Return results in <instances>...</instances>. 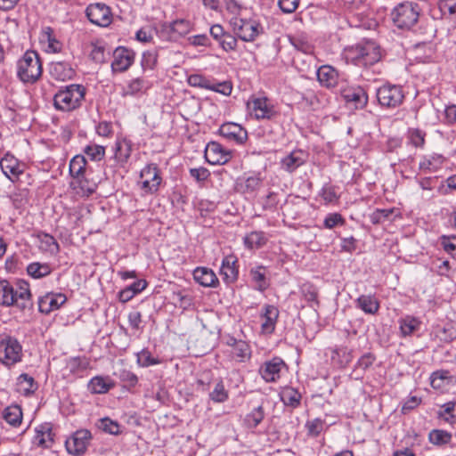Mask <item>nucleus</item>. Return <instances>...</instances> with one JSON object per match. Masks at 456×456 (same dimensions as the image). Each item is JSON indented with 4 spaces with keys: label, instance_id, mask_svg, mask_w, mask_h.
I'll list each match as a JSON object with an SVG mask.
<instances>
[{
    "label": "nucleus",
    "instance_id": "61",
    "mask_svg": "<svg viewBox=\"0 0 456 456\" xmlns=\"http://www.w3.org/2000/svg\"><path fill=\"white\" fill-rule=\"evenodd\" d=\"M188 84L193 87H200L204 89L211 88L210 80L200 74H192L189 76Z\"/></svg>",
    "mask_w": 456,
    "mask_h": 456
},
{
    "label": "nucleus",
    "instance_id": "1",
    "mask_svg": "<svg viewBox=\"0 0 456 456\" xmlns=\"http://www.w3.org/2000/svg\"><path fill=\"white\" fill-rule=\"evenodd\" d=\"M347 58L358 67L368 69L379 63L383 56L381 47L374 41H364L349 47Z\"/></svg>",
    "mask_w": 456,
    "mask_h": 456
},
{
    "label": "nucleus",
    "instance_id": "56",
    "mask_svg": "<svg viewBox=\"0 0 456 456\" xmlns=\"http://www.w3.org/2000/svg\"><path fill=\"white\" fill-rule=\"evenodd\" d=\"M84 152L91 160L99 161L105 155V148L97 144H89L85 148Z\"/></svg>",
    "mask_w": 456,
    "mask_h": 456
},
{
    "label": "nucleus",
    "instance_id": "5",
    "mask_svg": "<svg viewBox=\"0 0 456 456\" xmlns=\"http://www.w3.org/2000/svg\"><path fill=\"white\" fill-rule=\"evenodd\" d=\"M17 76L25 84H34L42 76V63L36 51L25 52L17 64Z\"/></svg>",
    "mask_w": 456,
    "mask_h": 456
},
{
    "label": "nucleus",
    "instance_id": "34",
    "mask_svg": "<svg viewBox=\"0 0 456 456\" xmlns=\"http://www.w3.org/2000/svg\"><path fill=\"white\" fill-rule=\"evenodd\" d=\"M281 402L292 408H296L300 404L301 394L292 387H285L280 393Z\"/></svg>",
    "mask_w": 456,
    "mask_h": 456
},
{
    "label": "nucleus",
    "instance_id": "62",
    "mask_svg": "<svg viewBox=\"0 0 456 456\" xmlns=\"http://www.w3.org/2000/svg\"><path fill=\"white\" fill-rule=\"evenodd\" d=\"M441 245L444 250L452 256H456V235L441 237Z\"/></svg>",
    "mask_w": 456,
    "mask_h": 456
},
{
    "label": "nucleus",
    "instance_id": "15",
    "mask_svg": "<svg viewBox=\"0 0 456 456\" xmlns=\"http://www.w3.org/2000/svg\"><path fill=\"white\" fill-rule=\"evenodd\" d=\"M134 53L126 47H118L113 53L112 70L124 72L129 69L134 61Z\"/></svg>",
    "mask_w": 456,
    "mask_h": 456
},
{
    "label": "nucleus",
    "instance_id": "11",
    "mask_svg": "<svg viewBox=\"0 0 456 456\" xmlns=\"http://www.w3.org/2000/svg\"><path fill=\"white\" fill-rule=\"evenodd\" d=\"M285 367V362L281 357L275 356L263 362L258 372L265 382L273 383L281 378V370Z\"/></svg>",
    "mask_w": 456,
    "mask_h": 456
},
{
    "label": "nucleus",
    "instance_id": "29",
    "mask_svg": "<svg viewBox=\"0 0 456 456\" xmlns=\"http://www.w3.org/2000/svg\"><path fill=\"white\" fill-rule=\"evenodd\" d=\"M237 260L232 256H225L222 261L220 273L226 283L234 282L238 278V269L235 266Z\"/></svg>",
    "mask_w": 456,
    "mask_h": 456
},
{
    "label": "nucleus",
    "instance_id": "21",
    "mask_svg": "<svg viewBox=\"0 0 456 456\" xmlns=\"http://www.w3.org/2000/svg\"><path fill=\"white\" fill-rule=\"evenodd\" d=\"M342 95L346 102L354 103L356 109H363L367 105L368 94L361 86L347 87Z\"/></svg>",
    "mask_w": 456,
    "mask_h": 456
},
{
    "label": "nucleus",
    "instance_id": "16",
    "mask_svg": "<svg viewBox=\"0 0 456 456\" xmlns=\"http://www.w3.org/2000/svg\"><path fill=\"white\" fill-rule=\"evenodd\" d=\"M0 167L3 174L12 182L18 180L24 172L23 165L11 154H5L1 159Z\"/></svg>",
    "mask_w": 456,
    "mask_h": 456
},
{
    "label": "nucleus",
    "instance_id": "50",
    "mask_svg": "<svg viewBox=\"0 0 456 456\" xmlns=\"http://www.w3.org/2000/svg\"><path fill=\"white\" fill-rule=\"evenodd\" d=\"M97 427L103 432L110 435L118 436L121 433L118 422L112 420L109 417L100 419Z\"/></svg>",
    "mask_w": 456,
    "mask_h": 456
},
{
    "label": "nucleus",
    "instance_id": "38",
    "mask_svg": "<svg viewBox=\"0 0 456 456\" xmlns=\"http://www.w3.org/2000/svg\"><path fill=\"white\" fill-rule=\"evenodd\" d=\"M53 269L47 263L33 262L27 266L28 274L34 279H41L48 276Z\"/></svg>",
    "mask_w": 456,
    "mask_h": 456
},
{
    "label": "nucleus",
    "instance_id": "59",
    "mask_svg": "<svg viewBox=\"0 0 456 456\" xmlns=\"http://www.w3.org/2000/svg\"><path fill=\"white\" fill-rule=\"evenodd\" d=\"M320 196L323 199L326 204L336 202L338 200L336 187L329 183L323 185L320 191Z\"/></svg>",
    "mask_w": 456,
    "mask_h": 456
},
{
    "label": "nucleus",
    "instance_id": "10",
    "mask_svg": "<svg viewBox=\"0 0 456 456\" xmlns=\"http://www.w3.org/2000/svg\"><path fill=\"white\" fill-rule=\"evenodd\" d=\"M251 114L256 119H272L278 115L275 107L272 102L266 97L254 98L248 103Z\"/></svg>",
    "mask_w": 456,
    "mask_h": 456
},
{
    "label": "nucleus",
    "instance_id": "14",
    "mask_svg": "<svg viewBox=\"0 0 456 456\" xmlns=\"http://www.w3.org/2000/svg\"><path fill=\"white\" fill-rule=\"evenodd\" d=\"M205 159L211 165H224L231 159V152L220 143L211 142L205 149Z\"/></svg>",
    "mask_w": 456,
    "mask_h": 456
},
{
    "label": "nucleus",
    "instance_id": "36",
    "mask_svg": "<svg viewBox=\"0 0 456 456\" xmlns=\"http://www.w3.org/2000/svg\"><path fill=\"white\" fill-rule=\"evenodd\" d=\"M87 387L92 394H105L114 387V384L108 379L97 376L91 379Z\"/></svg>",
    "mask_w": 456,
    "mask_h": 456
},
{
    "label": "nucleus",
    "instance_id": "13",
    "mask_svg": "<svg viewBox=\"0 0 456 456\" xmlns=\"http://www.w3.org/2000/svg\"><path fill=\"white\" fill-rule=\"evenodd\" d=\"M140 175L141 178L143 179L142 182V189L146 192L153 193L159 190L161 177L156 164L147 165L142 169Z\"/></svg>",
    "mask_w": 456,
    "mask_h": 456
},
{
    "label": "nucleus",
    "instance_id": "54",
    "mask_svg": "<svg viewBox=\"0 0 456 456\" xmlns=\"http://www.w3.org/2000/svg\"><path fill=\"white\" fill-rule=\"evenodd\" d=\"M408 140L415 147H422L425 143L426 133L419 128L408 130Z\"/></svg>",
    "mask_w": 456,
    "mask_h": 456
},
{
    "label": "nucleus",
    "instance_id": "33",
    "mask_svg": "<svg viewBox=\"0 0 456 456\" xmlns=\"http://www.w3.org/2000/svg\"><path fill=\"white\" fill-rule=\"evenodd\" d=\"M330 359L339 368H345L353 359L352 351L346 346L336 347L331 350Z\"/></svg>",
    "mask_w": 456,
    "mask_h": 456
},
{
    "label": "nucleus",
    "instance_id": "28",
    "mask_svg": "<svg viewBox=\"0 0 456 456\" xmlns=\"http://www.w3.org/2000/svg\"><path fill=\"white\" fill-rule=\"evenodd\" d=\"M49 69L51 76L61 81L71 79L75 75V70L65 61L52 62Z\"/></svg>",
    "mask_w": 456,
    "mask_h": 456
},
{
    "label": "nucleus",
    "instance_id": "53",
    "mask_svg": "<svg viewBox=\"0 0 456 456\" xmlns=\"http://www.w3.org/2000/svg\"><path fill=\"white\" fill-rule=\"evenodd\" d=\"M325 422L320 418H315L312 420H308L305 423V429L307 436L311 437H317L324 428Z\"/></svg>",
    "mask_w": 456,
    "mask_h": 456
},
{
    "label": "nucleus",
    "instance_id": "12",
    "mask_svg": "<svg viewBox=\"0 0 456 456\" xmlns=\"http://www.w3.org/2000/svg\"><path fill=\"white\" fill-rule=\"evenodd\" d=\"M88 20L97 26L106 27L110 24L112 17L109 6L105 4H91L86 10Z\"/></svg>",
    "mask_w": 456,
    "mask_h": 456
},
{
    "label": "nucleus",
    "instance_id": "37",
    "mask_svg": "<svg viewBox=\"0 0 456 456\" xmlns=\"http://www.w3.org/2000/svg\"><path fill=\"white\" fill-rule=\"evenodd\" d=\"M249 274L252 281L256 284V289L263 292L268 288L269 283L266 279L265 266L259 265L252 268Z\"/></svg>",
    "mask_w": 456,
    "mask_h": 456
},
{
    "label": "nucleus",
    "instance_id": "24",
    "mask_svg": "<svg viewBox=\"0 0 456 456\" xmlns=\"http://www.w3.org/2000/svg\"><path fill=\"white\" fill-rule=\"evenodd\" d=\"M38 388L35 379L27 373H22L17 378L15 390L20 395L28 397Z\"/></svg>",
    "mask_w": 456,
    "mask_h": 456
},
{
    "label": "nucleus",
    "instance_id": "6",
    "mask_svg": "<svg viewBox=\"0 0 456 456\" xmlns=\"http://www.w3.org/2000/svg\"><path fill=\"white\" fill-rule=\"evenodd\" d=\"M23 358L22 346L20 341L9 334L0 335V362L11 368L20 362Z\"/></svg>",
    "mask_w": 456,
    "mask_h": 456
},
{
    "label": "nucleus",
    "instance_id": "27",
    "mask_svg": "<svg viewBox=\"0 0 456 456\" xmlns=\"http://www.w3.org/2000/svg\"><path fill=\"white\" fill-rule=\"evenodd\" d=\"M279 316L278 309L272 305H266L264 307V314L261 315L263 320L261 328L265 333H273L275 329L276 321Z\"/></svg>",
    "mask_w": 456,
    "mask_h": 456
},
{
    "label": "nucleus",
    "instance_id": "58",
    "mask_svg": "<svg viewBox=\"0 0 456 456\" xmlns=\"http://www.w3.org/2000/svg\"><path fill=\"white\" fill-rule=\"evenodd\" d=\"M120 381L129 387H134L138 383L137 376L131 370L122 369L116 373Z\"/></svg>",
    "mask_w": 456,
    "mask_h": 456
},
{
    "label": "nucleus",
    "instance_id": "52",
    "mask_svg": "<svg viewBox=\"0 0 456 456\" xmlns=\"http://www.w3.org/2000/svg\"><path fill=\"white\" fill-rule=\"evenodd\" d=\"M149 88L148 82L143 78L137 77L131 80L126 87L123 95H135Z\"/></svg>",
    "mask_w": 456,
    "mask_h": 456
},
{
    "label": "nucleus",
    "instance_id": "60",
    "mask_svg": "<svg viewBox=\"0 0 456 456\" xmlns=\"http://www.w3.org/2000/svg\"><path fill=\"white\" fill-rule=\"evenodd\" d=\"M346 223L345 218L339 213H330L327 215L323 221V226L326 229H333L338 225H344Z\"/></svg>",
    "mask_w": 456,
    "mask_h": 456
},
{
    "label": "nucleus",
    "instance_id": "51",
    "mask_svg": "<svg viewBox=\"0 0 456 456\" xmlns=\"http://www.w3.org/2000/svg\"><path fill=\"white\" fill-rule=\"evenodd\" d=\"M428 438L431 444L435 445H444L451 442L452 434L442 429H434L429 435Z\"/></svg>",
    "mask_w": 456,
    "mask_h": 456
},
{
    "label": "nucleus",
    "instance_id": "64",
    "mask_svg": "<svg viewBox=\"0 0 456 456\" xmlns=\"http://www.w3.org/2000/svg\"><path fill=\"white\" fill-rule=\"evenodd\" d=\"M393 213L392 208H377L371 215H370V221L372 224H380L384 222L386 219H387Z\"/></svg>",
    "mask_w": 456,
    "mask_h": 456
},
{
    "label": "nucleus",
    "instance_id": "23",
    "mask_svg": "<svg viewBox=\"0 0 456 456\" xmlns=\"http://www.w3.org/2000/svg\"><path fill=\"white\" fill-rule=\"evenodd\" d=\"M320 85L326 88H333L338 85V73L330 65L321 66L316 72Z\"/></svg>",
    "mask_w": 456,
    "mask_h": 456
},
{
    "label": "nucleus",
    "instance_id": "20",
    "mask_svg": "<svg viewBox=\"0 0 456 456\" xmlns=\"http://www.w3.org/2000/svg\"><path fill=\"white\" fill-rule=\"evenodd\" d=\"M307 159V154L302 150H294L281 160L283 170L293 173L299 167L303 166Z\"/></svg>",
    "mask_w": 456,
    "mask_h": 456
},
{
    "label": "nucleus",
    "instance_id": "47",
    "mask_svg": "<svg viewBox=\"0 0 456 456\" xmlns=\"http://www.w3.org/2000/svg\"><path fill=\"white\" fill-rule=\"evenodd\" d=\"M42 37L48 43V51L52 53H60L62 48V44L56 39L53 29L51 27L43 28Z\"/></svg>",
    "mask_w": 456,
    "mask_h": 456
},
{
    "label": "nucleus",
    "instance_id": "40",
    "mask_svg": "<svg viewBox=\"0 0 456 456\" xmlns=\"http://www.w3.org/2000/svg\"><path fill=\"white\" fill-rule=\"evenodd\" d=\"M300 292L304 300H305L310 307L319 306L318 301V290L316 287L312 283H304L300 287Z\"/></svg>",
    "mask_w": 456,
    "mask_h": 456
},
{
    "label": "nucleus",
    "instance_id": "31",
    "mask_svg": "<svg viewBox=\"0 0 456 456\" xmlns=\"http://www.w3.org/2000/svg\"><path fill=\"white\" fill-rule=\"evenodd\" d=\"M132 152V143L126 139L118 141L115 144V159L121 166L126 164L129 159Z\"/></svg>",
    "mask_w": 456,
    "mask_h": 456
},
{
    "label": "nucleus",
    "instance_id": "44",
    "mask_svg": "<svg viewBox=\"0 0 456 456\" xmlns=\"http://www.w3.org/2000/svg\"><path fill=\"white\" fill-rule=\"evenodd\" d=\"M265 411L262 406H258L253 409L249 413H248L244 418V425L248 428H256L264 419Z\"/></svg>",
    "mask_w": 456,
    "mask_h": 456
},
{
    "label": "nucleus",
    "instance_id": "35",
    "mask_svg": "<svg viewBox=\"0 0 456 456\" xmlns=\"http://www.w3.org/2000/svg\"><path fill=\"white\" fill-rule=\"evenodd\" d=\"M399 329L403 337L410 336L419 329L421 322L411 315H406L399 320Z\"/></svg>",
    "mask_w": 456,
    "mask_h": 456
},
{
    "label": "nucleus",
    "instance_id": "39",
    "mask_svg": "<svg viewBox=\"0 0 456 456\" xmlns=\"http://www.w3.org/2000/svg\"><path fill=\"white\" fill-rule=\"evenodd\" d=\"M39 242H40V248L43 251L48 252L52 255H56L60 250V246L53 236L41 232L37 235Z\"/></svg>",
    "mask_w": 456,
    "mask_h": 456
},
{
    "label": "nucleus",
    "instance_id": "30",
    "mask_svg": "<svg viewBox=\"0 0 456 456\" xmlns=\"http://www.w3.org/2000/svg\"><path fill=\"white\" fill-rule=\"evenodd\" d=\"M355 305L367 314H376L379 309V302L372 295H361L355 300Z\"/></svg>",
    "mask_w": 456,
    "mask_h": 456
},
{
    "label": "nucleus",
    "instance_id": "19",
    "mask_svg": "<svg viewBox=\"0 0 456 456\" xmlns=\"http://www.w3.org/2000/svg\"><path fill=\"white\" fill-rule=\"evenodd\" d=\"M226 345L232 347L231 354L236 361L245 362L250 359L251 347L246 341L229 337L226 340Z\"/></svg>",
    "mask_w": 456,
    "mask_h": 456
},
{
    "label": "nucleus",
    "instance_id": "25",
    "mask_svg": "<svg viewBox=\"0 0 456 456\" xmlns=\"http://www.w3.org/2000/svg\"><path fill=\"white\" fill-rule=\"evenodd\" d=\"M53 436L52 425L50 423H44L36 428L34 444L41 447L49 448L53 444Z\"/></svg>",
    "mask_w": 456,
    "mask_h": 456
},
{
    "label": "nucleus",
    "instance_id": "45",
    "mask_svg": "<svg viewBox=\"0 0 456 456\" xmlns=\"http://www.w3.org/2000/svg\"><path fill=\"white\" fill-rule=\"evenodd\" d=\"M289 42L294 46V48L299 52L306 54H311L314 53V45L304 35L291 37L289 38Z\"/></svg>",
    "mask_w": 456,
    "mask_h": 456
},
{
    "label": "nucleus",
    "instance_id": "2",
    "mask_svg": "<svg viewBox=\"0 0 456 456\" xmlns=\"http://www.w3.org/2000/svg\"><path fill=\"white\" fill-rule=\"evenodd\" d=\"M420 12L421 8L417 3L404 1L391 10L390 19L398 29L411 30L418 23Z\"/></svg>",
    "mask_w": 456,
    "mask_h": 456
},
{
    "label": "nucleus",
    "instance_id": "17",
    "mask_svg": "<svg viewBox=\"0 0 456 456\" xmlns=\"http://www.w3.org/2000/svg\"><path fill=\"white\" fill-rule=\"evenodd\" d=\"M219 134L238 144H243L248 139L247 130L240 125L232 122L223 124L219 128Z\"/></svg>",
    "mask_w": 456,
    "mask_h": 456
},
{
    "label": "nucleus",
    "instance_id": "3",
    "mask_svg": "<svg viewBox=\"0 0 456 456\" xmlns=\"http://www.w3.org/2000/svg\"><path fill=\"white\" fill-rule=\"evenodd\" d=\"M86 88L82 85L72 84L63 86L53 96V106L61 111H72L82 105Z\"/></svg>",
    "mask_w": 456,
    "mask_h": 456
},
{
    "label": "nucleus",
    "instance_id": "26",
    "mask_svg": "<svg viewBox=\"0 0 456 456\" xmlns=\"http://www.w3.org/2000/svg\"><path fill=\"white\" fill-rule=\"evenodd\" d=\"M193 278L203 287L216 288L219 283L216 273L208 267H197L193 271Z\"/></svg>",
    "mask_w": 456,
    "mask_h": 456
},
{
    "label": "nucleus",
    "instance_id": "22",
    "mask_svg": "<svg viewBox=\"0 0 456 456\" xmlns=\"http://www.w3.org/2000/svg\"><path fill=\"white\" fill-rule=\"evenodd\" d=\"M191 29V24L184 19L175 20L172 22H165L161 25V32L167 33L170 38L175 36L183 37L187 35Z\"/></svg>",
    "mask_w": 456,
    "mask_h": 456
},
{
    "label": "nucleus",
    "instance_id": "55",
    "mask_svg": "<svg viewBox=\"0 0 456 456\" xmlns=\"http://www.w3.org/2000/svg\"><path fill=\"white\" fill-rule=\"evenodd\" d=\"M209 397L215 403H224L228 399V392L224 388L223 381L216 384L214 390L209 394Z\"/></svg>",
    "mask_w": 456,
    "mask_h": 456
},
{
    "label": "nucleus",
    "instance_id": "18",
    "mask_svg": "<svg viewBox=\"0 0 456 456\" xmlns=\"http://www.w3.org/2000/svg\"><path fill=\"white\" fill-rule=\"evenodd\" d=\"M67 300L62 293H46L38 299V309L43 314H49L59 309Z\"/></svg>",
    "mask_w": 456,
    "mask_h": 456
},
{
    "label": "nucleus",
    "instance_id": "42",
    "mask_svg": "<svg viewBox=\"0 0 456 456\" xmlns=\"http://www.w3.org/2000/svg\"><path fill=\"white\" fill-rule=\"evenodd\" d=\"M75 188L78 187L84 196L93 194L97 189V182L89 179L88 175L85 173L81 177L75 179ZM74 184V183H72Z\"/></svg>",
    "mask_w": 456,
    "mask_h": 456
},
{
    "label": "nucleus",
    "instance_id": "9",
    "mask_svg": "<svg viewBox=\"0 0 456 456\" xmlns=\"http://www.w3.org/2000/svg\"><path fill=\"white\" fill-rule=\"evenodd\" d=\"M92 438L88 429L77 430L65 442V446L69 454L81 455L86 451Z\"/></svg>",
    "mask_w": 456,
    "mask_h": 456
},
{
    "label": "nucleus",
    "instance_id": "48",
    "mask_svg": "<svg viewBox=\"0 0 456 456\" xmlns=\"http://www.w3.org/2000/svg\"><path fill=\"white\" fill-rule=\"evenodd\" d=\"M136 362L140 367L147 368L161 363V360L152 356L151 352L144 348L136 354Z\"/></svg>",
    "mask_w": 456,
    "mask_h": 456
},
{
    "label": "nucleus",
    "instance_id": "49",
    "mask_svg": "<svg viewBox=\"0 0 456 456\" xmlns=\"http://www.w3.org/2000/svg\"><path fill=\"white\" fill-rule=\"evenodd\" d=\"M450 372L448 370H436L431 374L430 384L432 387L439 389L450 383Z\"/></svg>",
    "mask_w": 456,
    "mask_h": 456
},
{
    "label": "nucleus",
    "instance_id": "7",
    "mask_svg": "<svg viewBox=\"0 0 456 456\" xmlns=\"http://www.w3.org/2000/svg\"><path fill=\"white\" fill-rule=\"evenodd\" d=\"M231 25L236 36L245 42L254 41L263 32V27L255 20L232 18Z\"/></svg>",
    "mask_w": 456,
    "mask_h": 456
},
{
    "label": "nucleus",
    "instance_id": "43",
    "mask_svg": "<svg viewBox=\"0 0 456 456\" xmlns=\"http://www.w3.org/2000/svg\"><path fill=\"white\" fill-rule=\"evenodd\" d=\"M86 159L82 155H77L69 162V174L74 178H79L86 173Z\"/></svg>",
    "mask_w": 456,
    "mask_h": 456
},
{
    "label": "nucleus",
    "instance_id": "32",
    "mask_svg": "<svg viewBox=\"0 0 456 456\" xmlns=\"http://www.w3.org/2000/svg\"><path fill=\"white\" fill-rule=\"evenodd\" d=\"M3 419L11 426L17 428L22 421V410L18 404L7 406L2 413Z\"/></svg>",
    "mask_w": 456,
    "mask_h": 456
},
{
    "label": "nucleus",
    "instance_id": "57",
    "mask_svg": "<svg viewBox=\"0 0 456 456\" xmlns=\"http://www.w3.org/2000/svg\"><path fill=\"white\" fill-rule=\"evenodd\" d=\"M158 62V54L156 52H144L142 57L141 65L143 70H153Z\"/></svg>",
    "mask_w": 456,
    "mask_h": 456
},
{
    "label": "nucleus",
    "instance_id": "4",
    "mask_svg": "<svg viewBox=\"0 0 456 456\" xmlns=\"http://www.w3.org/2000/svg\"><path fill=\"white\" fill-rule=\"evenodd\" d=\"M30 297L28 283L23 282L18 289H14L6 280L0 281V305L25 309L28 307Z\"/></svg>",
    "mask_w": 456,
    "mask_h": 456
},
{
    "label": "nucleus",
    "instance_id": "41",
    "mask_svg": "<svg viewBox=\"0 0 456 456\" xmlns=\"http://www.w3.org/2000/svg\"><path fill=\"white\" fill-rule=\"evenodd\" d=\"M376 357L371 353H366L362 355L357 361L354 369L353 370V374L355 375V379H361L362 378V373H359V370L362 372L368 370L375 362Z\"/></svg>",
    "mask_w": 456,
    "mask_h": 456
},
{
    "label": "nucleus",
    "instance_id": "46",
    "mask_svg": "<svg viewBox=\"0 0 456 456\" xmlns=\"http://www.w3.org/2000/svg\"><path fill=\"white\" fill-rule=\"evenodd\" d=\"M266 243V238L263 232H251L244 238L245 246L249 248H258Z\"/></svg>",
    "mask_w": 456,
    "mask_h": 456
},
{
    "label": "nucleus",
    "instance_id": "8",
    "mask_svg": "<svg viewBox=\"0 0 456 456\" xmlns=\"http://www.w3.org/2000/svg\"><path fill=\"white\" fill-rule=\"evenodd\" d=\"M377 99L383 107L396 108L403 103L404 93L400 86L385 84L377 90Z\"/></svg>",
    "mask_w": 456,
    "mask_h": 456
},
{
    "label": "nucleus",
    "instance_id": "63",
    "mask_svg": "<svg viewBox=\"0 0 456 456\" xmlns=\"http://www.w3.org/2000/svg\"><path fill=\"white\" fill-rule=\"evenodd\" d=\"M438 8L442 16L456 14V0H440Z\"/></svg>",
    "mask_w": 456,
    "mask_h": 456
}]
</instances>
